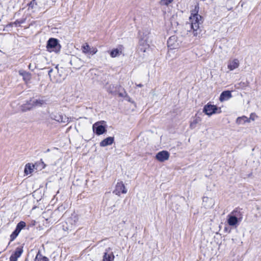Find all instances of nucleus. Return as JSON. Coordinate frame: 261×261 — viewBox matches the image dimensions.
Returning <instances> with one entry per match:
<instances>
[{
  "label": "nucleus",
  "instance_id": "1",
  "mask_svg": "<svg viewBox=\"0 0 261 261\" xmlns=\"http://www.w3.org/2000/svg\"><path fill=\"white\" fill-rule=\"evenodd\" d=\"M190 26L194 36H199L201 30L200 25L202 24V17L197 13H192L189 18Z\"/></svg>",
  "mask_w": 261,
  "mask_h": 261
},
{
  "label": "nucleus",
  "instance_id": "2",
  "mask_svg": "<svg viewBox=\"0 0 261 261\" xmlns=\"http://www.w3.org/2000/svg\"><path fill=\"white\" fill-rule=\"evenodd\" d=\"M62 68L60 70L58 66L55 67L54 69H51L48 72V74L51 81L54 82H60L62 80Z\"/></svg>",
  "mask_w": 261,
  "mask_h": 261
},
{
  "label": "nucleus",
  "instance_id": "3",
  "mask_svg": "<svg viewBox=\"0 0 261 261\" xmlns=\"http://www.w3.org/2000/svg\"><path fill=\"white\" fill-rule=\"evenodd\" d=\"M44 100L41 99H32L22 106V111L29 110L34 107H40L44 103Z\"/></svg>",
  "mask_w": 261,
  "mask_h": 261
},
{
  "label": "nucleus",
  "instance_id": "4",
  "mask_svg": "<svg viewBox=\"0 0 261 261\" xmlns=\"http://www.w3.org/2000/svg\"><path fill=\"white\" fill-rule=\"evenodd\" d=\"M203 112L210 116L214 114H220L221 113V109L220 108H218L216 106L207 103L204 106Z\"/></svg>",
  "mask_w": 261,
  "mask_h": 261
},
{
  "label": "nucleus",
  "instance_id": "5",
  "mask_svg": "<svg viewBox=\"0 0 261 261\" xmlns=\"http://www.w3.org/2000/svg\"><path fill=\"white\" fill-rule=\"evenodd\" d=\"M47 50L51 52H58L60 50L61 46L59 44L58 40L55 38H50L48 41L46 46Z\"/></svg>",
  "mask_w": 261,
  "mask_h": 261
},
{
  "label": "nucleus",
  "instance_id": "6",
  "mask_svg": "<svg viewBox=\"0 0 261 261\" xmlns=\"http://www.w3.org/2000/svg\"><path fill=\"white\" fill-rule=\"evenodd\" d=\"M181 41L178 40L177 37L176 36H171L167 41L168 46L171 49L179 47Z\"/></svg>",
  "mask_w": 261,
  "mask_h": 261
},
{
  "label": "nucleus",
  "instance_id": "7",
  "mask_svg": "<svg viewBox=\"0 0 261 261\" xmlns=\"http://www.w3.org/2000/svg\"><path fill=\"white\" fill-rule=\"evenodd\" d=\"M127 190L125 189V186L122 181L118 182L115 187V189L113 191V193L119 196L121 193L125 194Z\"/></svg>",
  "mask_w": 261,
  "mask_h": 261
},
{
  "label": "nucleus",
  "instance_id": "8",
  "mask_svg": "<svg viewBox=\"0 0 261 261\" xmlns=\"http://www.w3.org/2000/svg\"><path fill=\"white\" fill-rule=\"evenodd\" d=\"M93 130L97 135H102L106 131L105 127L100 124V122H96L93 125Z\"/></svg>",
  "mask_w": 261,
  "mask_h": 261
},
{
  "label": "nucleus",
  "instance_id": "9",
  "mask_svg": "<svg viewBox=\"0 0 261 261\" xmlns=\"http://www.w3.org/2000/svg\"><path fill=\"white\" fill-rule=\"evenodd\" d=\"M169 158V153L167 151H162L158 152L156 155V159L160 161L164 162L168 160Z\"/></svg>",
  "mask_w": 261,
  "mask_h": 261
},
{
  "label": "nucleus",
  "instance_id": "10",
  "mask_svg": "<svg viewBox=\"0 0 261 261\" xmlns=\"http://www.w3.org/2000/svg\"><path fill=\"white\" fill-rule=\"evenodd\" d=\"M202 204L206 208L212 207L215 204V201L212 198L204 197L203 198Z\"/></svg>",
  "mask_w": 261,
  "mask_h": 261
},
{
  "label": "nucleus",
  "instance_id": "11",
  "mask_svg": "<svg viewBox=\"0 0 261 261\" xmlns=\"http://www.w3.org/2000/svg\"><path fill=\"white\" fill-rule=\"evenodd\" d=\"M23 252L22 247H17L10 257V261H17Z\"/></svg>",
  "mask_w": 261,
  "mask_h": 261
},
{
  "label": "nucleus",
  "instance_id": "12",
  "mask_svg": "<svg viewBox=\"0 0 261 261\" xmlns=\"http://www.w3.org/2000/svg\"><path fill=\"white\" fill-rule=\"evenodd\" d=\"M51 118L59 122L67 123L69 122V118L64 115H54Z\"/></svg>",
  "mask_w": 261,
  "mask_h": 261
},
{
  "label": "nucleus",
  "instance_id": "13",
  "mask_svg": "<svg viewBox=\"0 0 261 261\" xmlns=\"http://www.w3.org/2000/svg\"><path fill=\"white\" fill-rule=\"evenodd\" d=\"M239 66V61L238 59H234L232 60H230L228 62L227 67L229 70L231 71Z\"/></svg>",
  "mask_w": 261,
  "mask_h": 261
},
{
  "label": "nucleus",
  "instance_id": "14",
  "mask_svg": "<svg viewBox=\"0 0 261 261\" xmlns=\"http://www.w3.org/2000/svg\"><path fill=\"white\" fill-rule=\"evenodd\" d=\"M231 97L232 95L230 91H225L221 93L219 100L220 101L222 102L228 100Z\"/></svg>",
  "mask_w": 261,
  "mask_h": 261
},
{
  "label": "nucleus",
  "instance_id": "15",
  "mask_svg": "<svg viewBox=\"0 0 261 261\" xmlns=\"http://www.w3.org/2000/svg\"><path fill=\"white\" fill-rule=\"evenodd\" d=\"M70 63L76 69H80L83 66V62L81 60L76 57H74L70 61Z\"/></svg>",
  "mask_w": 261,
  "mask_h": 261
},
{
  "label": "nucleus",
  "instance_id": "16",
  "mask_svg": "<svg viewBox=\"0 0 261 261\" xmlns=\"http://www.w3.org/2000/svg\"><path fill=\"white\" fill-rule=\"evenodd\" d=\"M202 120L200 116H197V115L193 118V119L191 121L190 124V127L191 129H194L196 127L197 124L200 123Z\"/></svg>",
  "mask_w": 261,
  "mask_h": 261
},
{
  "label": "nucleus",
  "instance_id": "17",
  "mask_svg": "<svg viewBox=\"0 0 261 261\" xmlns=\"http://www.w3.org/2000/svg\"><path fill=\"white\" fill-rule=\"evenodd\" d=\"M232 214H233V212L232 213V214L228 216L227 223L230 226H234L238 222V219Z\"/></svg>",
  "mask_w": 261,
  "mask_h": 261
},
{
  "label": "nucleus",
  "instance_id": "18",
  "mask_svg": "<svg viewBox=\"0 0 261 261\" xmlns=\"http://www.w3.org/2000/svg\"><path fill=\"white\" fill-rule=\"evenodd\" d=\"M114 138L112 137H109L107 138L106 139L102 140L100 143V146L101 147H105L108 145H111L114 142Z\"/></svg>",
  "mask_w": 261,
  "mask_h": 261
},
{
  "label": "nucleus",
  "instance_id": "19",
  "mask_svg": "<svg viewBox=\"0 0 261 261\" xmlns=\"http://www.w3.org/2000/svg\"><path fill=\"white\" fill-rule=\"evenodd\" d=\"M149 48V45L147 43L146 40H141L139 42V49L143 51L146 52Z\"/></svg>",
  "mask_w": 261,
  "mask_h": 261
},
{
  "label": "nucleus",
  "instance_id": "20",
  "mask_svg": "<svg viewBox=\"0 0 261 261\" xmlns=\"http://www.w3.org/2000/svg\"><path fill=\"white\" fill-rule=\"evenodd\" d=\"M19 74L23 77L25 82H28L31 79V74L24 70H21L19 71Z\"/></svg>",
  "mask_w": 261,
  "mask_h": 261
},
{
  "label": "nucleus",
  "instance_id": "21",
  "mask_svg": "<svg viewBox=\"0 0 261 261\" xmlns=\"http://www.w3.org/2000/svg\"><path fill=\"white\" fill-rule=\"evenodd\" d=\"M246 122L249 123L250 119H248L246 116H243L242 117H239L237 119L236 123L238 124H243L245 123Z\"/></svg>",
  "mask_w": 261,
  "mask_h": 261
},
{
  "label": "nucleus",
  "instance_id": "22",
  "mask_svg": "<svg viewBox=\"0 0 261 261\" xmlns=\"http://www.w3.org/2000/svg\"><path fill=\"white\" fill-rule=\"evenodd\" d=\"M114 259V255L113 252L108 253L106 252L105 253L103 257V261H113Z\"/></svg>",
  "mask_w": 261,
  "mask_h": 261
},
{
  "label": "nucleus",
  "instance_id": "23",
  "mask_svg": "<svg viewBox=\"0 0 261 261\" xmlns=\"http://www.w3.org/2000/svg\"><path fill=\"white\" fill-rule=\"evenodd\" d=\"M34 166L30 163L26 164L24 168V173L28 175L31 174L34 170Z\"/></svg>",
  "mask_w": 261,
  "mask_h": 261
},
{
  "label": "nucleus",
  "instance_id": "24",
  "mask_svg": "<svg viewBox=\"0 0 261 261\" xmlns=\"http://www.w3.org/2000/svg\"><path fill=\"white\" fill-rule=\"evenodd\" d=\"M121 51L118 48H115L111 50L110 53V56L112 58H115L120 55Z\"/></svg>",
  "mask_w": 261,
  "mask_h": 261
},
{
  "label": "nucleus",
  "instance_id": "25",
  "mask_svg": "<svg viewBox=\"0 0 261 261\" xmlns=\"http://www.w3.org/2000/svg\"><path fill=\"white\" fill-rule=\"evenodd\" d=\"M25 226V223L23 221H20L19 222L16 227V229L20 231Z\"/></svg>",
  "mask_w": 261,
  "mask_h": 261
},
{
  "label": "nucleus",
  "instance_id": "26",
  "mask_svg": "<svg viewBox=\"0 0 261 261\" xmlns=\"http://www.w3.org/2000/svg\"><path fill=\"white\" fill-rule=\"evenodd\" d=\"M20 231H18L17 229H15V230L13 232V233L10 236L11 241H13L15 239L17 236L18 235Z\"/></svg>",
  "mask_w": 261,
  "mask_h": 261
},
{
  "label": "nucleus",
  "instance_id": "27",
  "mask_svg": "<svg viewBox=\"0 0 261 261\" xmlns=\"http://www.w3.org/2000/svg\"><path fill=\"white\" fill-rule=\"evenodd\" d=\"M90 50L91 48L88 44H86V45L82 46V51L84 54L89 53Z\"/></svg>",
  "mask_w": 261,
  "mask_h": 261
},
{
  "label": "nucleus",
  "instance_id": "28",
  "mask_svg": "<svg viewBox=\"0 0 261 261\" xmlns=\"http://www.w3.org/2000/svg\"><path fill=\"white\" fill-rule=\"evenodd\" d=\"M36 5H37L36 0H32L29 4V8L34 9Z\"/></svg>",
  "mask_w": 261,
  "mask_h": 261
},
{
  "label": "nucleus",
  "instance_id": "29",
  "mask_svg": "<svg viewBox=\"0 0 261 261\" xmlns=\"http://www.w3.org/2000/svg\"><path fill=\"white\" fill-rule=\"evenodd\" d=\"M173 0H161V4L163 5L168 6L169 4L171 3Z\"/></svg>",
  "mask_w": 261,
  "mask_h": 261
},
{
  "label": "nucleus",
  "instance_id": "30",
  "mask_svg": "<svg viewBox=\"0 0 261 261\" xmlns=\"http://www.w3.org/2000/svg\"><path fill=\"white\" fill-rule=\"evenodd\" d=\"M43 256L40 254V251H39L37 254L36 255V257L35 258V261H39V259L41 260V257H42Z\"/></svg>",
  "mask_w": 261,
  "mask_h": 261
},
{
  "label": "nucleus",
  "instance_id": "31",
  "mask_svg": "<svg viewBox=\"0 0 261 261\" xmlns=\"http://www.w3.org/2000/svg\"><path fill=\"white\" fill-rule=\"evenodd\" d=\"M97 52V49L95 47H92L91 48V50H90V52H89V54L91 55H94Z\"/></svg>",
  "mask_w": 261,
  "mask_h": 261
},
{
  "label": "nucleus",
  "instance_id": "32",
  "mask_svg": "<svg viewBox=\"0 0 261 261\" xmlns=\"http://www.w3.org/2000/svg\"><path fill=\"white\" fill-rule=\"evenodd\" d=\"M41 261H49L48 258L46 256H42L41 258Z\"/></svg>",
  "mask_w": 261,
  "mask_h": 261
},
{
  "label": "nucleus",
  "instance_id": "33",
  "mask_svg": "<svg viewBox=\"0 0 261 261\" xmlns=\"http://www.w3.org/2000/svg\"><path fill=\"white\" fill-rule=\"evenodd\" d=\"M119 95L120 97L127 96V94L125 92L124 93V94L120 93H119Z\"/></svg>",
  "mask_w": 261,
  "mask_h": 261
},
{
  "label": "nucleus",
  "instance_id": "34",
  "mask_svg": "<svg viewBox=\"0 0 261 261\" xmlns=\"http://www.w3.org/2000/svg\"><path fill=\"white\" fill-rule=\"evenodd\" d=\"M253 114H251L250 116V118H249L250 120H252V121L254 120V118L253 117Z\"/></svg>",
  "mask_w": 261,
  "mask_h": 261
},
{
  "label": "nucleus",
  "instance_id": "35",
  "mask_svg": "<svg viewBox=\"0 0 261 261\" xmlns=\"http://www.w3.org/2000/svg\"><path fill=\"white\" fill-rule=\"evenodd\" d=\"M36 67L40 69H42V66H40L38 63L36 64Z\"/></svg>",
  "mask_w": 261,
  "mask_h": 261
},
{
  "label": "nucleus",
  "instance_id": "36",
  "mask_svg": "<svg viewBox=\"0 0 261 261\" xmlns=\"http://www.w3.org/2000/svg\"><path fill=\"white\" fill-rule=\"evenodd\" d=\"M44 59H44V58H43V57H41V58H38V60H39V61H43V60H44Z\"/></svg>",
  "mask_w": 261,
  "mask_h": 261
},
{
  "label": "nucleus",
  "instance_id": "37",
  "mask_svg": "<svg viewBox=\"0 0 261 261\" xmlns=\"http://www.w3.org/2000/svg\"><path fill=\"white\" fill-rule=\"evenodd\" d=\"M137 86L139 87H142L143 86V85L142 84H140L137 85Z\"/></svg>",
  "mask_w": 261,
  "mask_h": 261
},
{
  "label": "nucleus",
  "instance_id": "38",
  "mask_svg": "<svg viewBox=\"0 0 261 261\" xmlns=\"http://www.w3.org/2000/svg\"><path fill=\"white\" fill-rule=\"evenodd\" d=\"M31 68H32L31 64H30V65H29V68L30 69H32Z\"/></svg>",
  "mask_w": 261,
  "mask_h": 261
},
{
  "label": "nucleus",
  "instance_id": "39",
  "mask_svg": "<svg viewBox=\"0 0 261 261\" xmlns=\"http://www.w3.org/2000/svg\"><path fill=\"white\" fill-rule=\"evenodd\" d=\"M52 75H58V74L57 73H53Z\"/></svg>",
  "mask_w": 261,
  "mask_h": 261
},
{
  "label": "nucleus",
  "instance_id": "40",
  "mask_svg": "<svg viewBox=\"0 0 261 261\" xmlns=\"http://www.w3.org/2000/svg\"><path fill=\"white\" fill-rule=\"evenodd\" d=\"M128 100L129 101H130V98H129V99H128Z\"/></svg>",
  "mask_w": 261,
  "mask_h": 261
}]
</instances>
